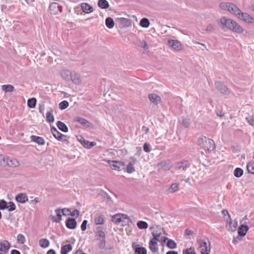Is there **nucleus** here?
<instances>
[{
	"instance_id": "16",
	"label": "nucleus",
	"mask_w": 254,
	"mask_h": 254,
	"mask_svg": "<svg viewBox=\"0 0 254 254\" xmlns=\"http://www.w3.org/2000/svg\"><path fill=\"white\" fill-rule=\"evenodd\" d=\"M49 9L52 14L56 15L58 14L59 11H62L61 7L57 2H53L51 4H50L49 6Z\"/></svg>"
},
{
	"instance_id": "10",
	"label": "nucleus",
	"mask_w": 254,
	"mask_h": 254,
	"mask_svg": "<svg viewBox=\"0 0 254 254\" xmlns=\"http://www.w3.org/2000/svg\"><path fill=\"white\" fill-rule=\"evenodd\" d=\"M190 166V163L188 160H184L176 164L175 169L176 170L186 171Z\"/></svg>"
},
{
	"instance_id": "9",
	"label": "nucleus",
	"mask_w": 254,
	"mask_h": 254,
	"mask_svg": "<svg viewBox=\"0 0 254 254\" xmlns=\"http://www.w3.org/2000/svg\"><path fill=\"white\" fill-rule=\"evenodd\" d=\"M216 89L222 94L228 95L229 94V91L225 84L219 81L215 82Z\"/></svg>"
},
{
	"instance_id": "58",
	"label": "nucleus",
	"mask_w": 254,
	"mask_h": 254,
	"mask_svg": "<svg viewBox=\"0 0 254 254\" xmlns=\"http://www.w3.org/2000/svg\"><path fill=\"white\" fill-rule=\"evenodd\" d=\"M5 158L6 156L0 154V165L3 166H4L5 165Z\"/></svg>"
},
{
	"instance_id": "63",
	"label": "nucleus",
	"mask_w": 254,
	"mask_h": 254,
	"mask_svg": "<svg viewBox=\"0 0 254 254\" xmlns=\"http://www.w3.org/2000/svg\"><path fill=\"white\" fill-rule=\"evenodd\" d=\"M87 222V220H84L82 222V224L81 225V229L82 231H84L86 230Z\"/></svg>"
},
{
	"instance_id": "37",
	"label": "nucleus",
	"mask_w": 254,
	"mask_h": 254,
	"mask_svg": "<svg viewBox=\"0 0 254 254\" xmlns=\"http://www.w3.org/2000/svg\"><path fill=\"white\" fill-rule=\"evenodd\" d=\"M36 99L35 98H32L28 100L27 105L30 108H35L36 104Z\"/></svg>"
},
{
	"instance_id": "64",
	"label": "nucleus",
	"mask_w": 254,
	"mask_h": 254,
	"mask_svg": "<svg viewBox=\"0 0 254 254\" xmlns=\"http://www.w3.org/2000/svg\"><path fill=\"white\" fill-rule=\"evenodd\" d=\"M241 240H242V238H240L239 236H237L236 238H234V239L232 241V243L235 245H237L238 243V242Z\"/></svg>"
},
{
	"instance_id": "56",
	"label": "nucleus",
	"mask_w": 254,
	"mask_h": 254,
	"mask_svg": "<svg viewBox=\"0 0 254 254\" xmlns=\"http://www.w3.org/2000/svg\"><path fill=\"white\" fill-rule=\"evenodd\" d=\"M62 214L64 216L69 215L70 210L68 208H64L62 209Z\"/></svg>"
},
{
	"instance_id": "12",
	"label": "nucleus",
	"mask_w": 254,
	"mask_h": 254,
	"mask_svg": "<svg viewBox=\"0 0 254 254\" xmlns=\"http://www.w3.org/2000/svg\"><path fill=\"white\" fill-rule=\"evenodd\" d=\"M5 162V165L4 166H8L9 167H15L18 166L19 164V162L17 159L7 156H6Z\"/></svg>"
},
{
	"instance_id": "46",
	"label": "nucleus",
	"mask_w": 254,
	"mask_h": 254,
	"mask_svg": "<svg viewBox=\"0 0 254 254\" xmlns=\"http://www.w3.org/2000/svg\"><path fill=\"white\" fill-rule=\"evenodd\" d=\"M126 171L128 173H132L135 171L134 167H133V163L131 162L129 163L126 168Z\"/></svg>"
},
{
	"instance_id": "41",
	"label": "nucleus",
	"mask_w": 254,
	"mask_h": 254,
	"mask_svg": "<svg viewBox=\"0 0 254 254\" xmlns=\"http://www.w3.org/2000/svg\"><path fill=\"white\" fill-rule=\"evenodd\" d=\"M77 140L81 143V144L84 147L87 148L88 146V144H89V141L86 140L82 136H77Z\"/></svg>"
},
{
	"instance_id": "3",
	"label": "nucleus",
	"mask_w": 254,
	"mask_h": 254,
	"mask_svg": "<svg viewBox=\"0 0 254 254\" xmlns=\"http://www.w3.org/2000/svg\"><path fill=\"white\" fill-rule=\"evenodd\" d=\"M97 239L100 241L99 247L101 249H104L106 246L105 233L100 227L97 228L95 232Z\"/></svg>"
},
{
	"instance_id": "50",
	"label": "nucleus",
	"mask_w": 254,
	"mask_h": 254,
	"mask_svg": "<svg viewBox=\"0 0 254 254\" xmlns=\"http://www.w3.org/2000/svg\"><path fill=\"white\" fill-rule=\"evenodd\" d=\"M7 209L9 211H12L15 210L16 206L13 202L9 201L8 203H7Z\"/></svg>"
},
{
	"instance_id": "38",
	"label": "nucleus",
	"mask_w": 254,
	"mask_h": 254,
	"mask_svg": "<svg viewBox=\"0 0 254 254\" xmlns=\"http://www.w3.org/2000/svg\"><path fill=\"white\" fill-rule=\"evenodd\" d=\"M106 25L109 28H112L115 25L113 19L111 17H107L106 19Z\"/></svg>"
},
{
	"instance_id": "33",
	"label": "nucleus",
	"mask_w": 254,
	"mask_h": 254,
	"mask_svg": "<svg viewBox=\"0 0 254 254\" xmlns=\"http://www.w3.org/2000/svg\"><path fill=\"white\" fill-rule=\"evenodd\" d=\"M53 109L50 108V111L48 112L46 114V119L48 122L53 123L54 122V117L53 114Z\"/></svg>"
},
{
	"instance_id": "17",
	"label": "nucleus",
	"mask_w": 254,
	"mask_h": 254,
	"mask_svg": "<svg viewBox=\"0 0 254 254\" xmlns=\"http://www.w3.org/2000/svg\"><path fill=\"white\" fill-rule=\"evenodd\" d=\"M223 7L224 8L231 7V11H230V13L233 14H234L235 16L238 17V9H239V8L235 4H234V3L223 4Z\"/></svg>"
},
{
	"instance_id": "54",
	"label": "nucleus",
	"mask_w": 254,
	"mask_h": 254,
	"mask_svg": "<svg viewBox=\"0 0 254 254\" xmlns=\"http://www.w3.org/2000/svg\"><path fill=\"white\" fill-rule=\"evenodd\" d=\"M138 45L139 46L142 47L145 50H147L148 49L147 43L144 40L140 41Z\"/></svg>"
},
{
	"instance_id": "55",
	"label": "nucleus",
	"mask_w": 254,
	"mask_h": 254,
	"mask_svg": "<svg viewBox=\"0 0 254 254\" xmlns=\"http://www.w3.org/2000/svg\"><path fill=\"white\" fill-rule=\"evenodd\" d=\"M182 124L185 127H189L190 125V120L187 118H184L183 120Z\"/></svg>"
},
{
	"instance_id": "6",
	"label": "nucleus",
	"mask_w": 254,
	"mask_h": 254,
	"mask_svg": "<svg viewBox=\"0 0 254 254\" xmlns=\"http://www.w3.org/2000/svg\"><path fill=\"white\" fill-rule=\"evenodd\" d=\"M125 220H127V222L131 221L129 217L126 214L119 213L114 215L112 217V221L115 224H119L121 222H125Z\"/></svg>"
},
{
	"instance_id": "36",
	"label": "nucleus",
	"mask_w": 254,
	"mask_h": 254,
	"mask_svg": "<svg viewBox=\"0 0 254 254\" xmlns=\"http://www.w3.org/2000/svg\"><path fill=\"white\" fill-rule=\"evenodd\" d=\"M149 25V20L147 18H143L140 21V25L142 27L147 28Z\"/></svg>"
},
{
	"instance_id": "40",
	"label": "nucleus",
	"mask_w": 254,
	"mask_h": 254,
	"mask_svg": "<svg viewBox=\"0 0 254 254\" xmlns=\"http://www.w3.org/2000/svg\"><path fill=\"white\" fill-rule=\"evenodd\" d=\"M137 227L140 229H146L148 228V224L143 221H139L137 223Z\"/></svg>"
},
{
	"instance_id": "2",
	"label": "nucleus",
	"mask_w": 254,
	"mask_h": 254,
	"mask_svg": "<svg viewBox=\"0 0 254 254\" xmlns=\"http://www.w3.org/2000/svg\"><path fill=\"white\" fill-rule=\"evenodd\" d=\"M198 143L205 151H211L215 148L214 141L205 136H201L198 138Z\"/></svg>"
},
{
	"instance_id": "34",
	"label": "nucleus",
	"mask_w": 254,
	"mask_h": 254,
	"mask_svg": "<svg viewBox=\"0 0 254 254\" xmlns=\"http://www.w3.org/2000/svg\"><path fill=\"white\" fill-rule=\"evenodd\" d=\"M229 223V231H235L237 226V222L236 221H232L231 219L227 221Z\"/></svg>"
},
{
	"instance_id": "62",
	"label": "nucleus",
	"mask_w": 254,
	"mask_h": 254,
	"mask_svg": "<svg viewBox=\"0 0 254 254\" xmlns=\"http://www.w3.org/2000/svg\"><path fill=\"white\" fill-rule=\"evenodd\" d=\"M227 3H232L231 2H221L220 4V8L222 9L225 10H227V11H228L229 12H230V11H231V7L224 8V7H223V4H227Z\"/></svg>"
},
{
	"instance_id": "35",
	"label": "nucleus",
	"mask_w": 254,
	"mask_h": 254,
	"mask_svg": "<svg viewBox=\"0 0 254 254\" xmlns=\"http://www.w3.org/2000/svg\"><path fill=\"white\" fill-rule=\"evenodd\" d=\"M49 241L47 239H41L39 240V245L43 248L49 247Z\"/></svg>"
},
{
	"instance_id": "4",
	"label": "nucleus",
	"mask_w": 254,
	"mask_h": 254,
	"mask_svg": "<svg viewBox=\"0 0 254 254\" xmlns=\"http://www.w3.org/2000/svg\"><path fill=\"white\" fill-rule=\"evenodd\" d=\"M108 163L109 164L111 168L115 170L121 171L125 169V163L123 161L108 160Z\"/></svg>"
},
{
	"instance_id": "28",
	"label": "nucleus",
	"mask_w": 254,
	"mask_h": 254,
	"mask_svg": "<svg viewBox=\"0 0 254 254\" xmlns=\"http://www.w3.org/2000/svg\"><path fill=\"white\" fill-rule=\"evenodd\" d=\"M70 81H72L74 83L76 84L80 83L81 80L80 75L75 72H72Z\"/></svg>"
},
{
	"instance_id": "8",
	"label": "nucleus",
	"mask_w": 254,
	"mask_h": 254,
	"mask_svg": "<svg viewBox=\"0 0 254 254\" xmlns=\"http://www.w3.org/2000/svg\"><path fill=\"white\" fill-rule=\"evenodd\" d=\"M238 17L248 23H254V18L253 17L247 13L242 12L240 9H238Z\"/></svg>"
},
{
	"instance_id": "31",
	"label": "nucleus",
	"mask_w": 254,
	"mask_h": 254,
	"mask_svg": "<svg viewBox=\"0 0 254 254\" xmlns=\"http://www.w3.org/2000/svg\"><path fill=\"white\" fill-rule=\"evenodd\" d=\"M98 5L102 9H107L110 6L109 2L107 0H99L98 1Z\"/></svg>"
},
{
	"instance_id": "5",
	"label": "nucleus",
	"mask_w": 254,
	"mask_h": 254,
	"mask_svg": "<svg viewBox=\"0 0 254 254\" xmlns=\"http://www.w3.org/2000/svg\"><path fill=\"white\" fill-rule=\"evenodd\" d=\"M167 44L172 50L176 51H180L183 49V46L178 40L168 39Z\"/></svg>"
},
{
	"instance_id": "11",
	"label": "nucleus",
	"mask_w": 254,
	"mask_h": 254,
	"mask_svg": "<svg viewBox=\"0 0 254 254\" xmlns=\"http://www.w3.org/2000/svg\"><path fill=\"white\" fill-rule=\"evenodd\" d=\"M10 248V243L6 240L0 241V254H5Z\"/></svg>"
},
{
	"instance_id": "23",
	"label": "nucleus",
	"mask_w": 254,
	"mask_h": 254,
	"mask_svg": "<svg viewBox=\"0 0 254 254\" xmlns=\"http://www.w3.org/2000/svg\"><path fill=\"white\" fill-rule=\"evenodd\" d=\"M16 200L20 203H24L28 201V197L25 193H18L15 197Z\"/></svg>"
},
{
	"instance_id": "47",
	"label": "nucleus",
	"mask_w": 254,
	"mask_h": 254,
	"mask_svg": "<svg viewBox=\"0 0 254 254\" xmlns=\"http://www.w3.org/2000/svg\"><path fill=\"white\" fill-rule=\"evenodd\" d=\"M69 106V103L67 101L64 100L59 104V108L61 110H64Z\"/></svg>"
},
{
	"instance_id": "45",
	"label": "nucleus",
	"mask_w": 254,
	"mask_h": 254,
	"mask_svg": "<svg viewBox=\"0 0 254 254\" xmlns=\"http://www.w3.org/2000/svg\"><path fill=\"white\" fill-rule=\"evenodd\" d=\"M3 90L5 92H12L14 90V87L10 84L3 85L2 86Z\"/></svg>"
},
{
	"instance_id": "43",
	"label": "nucleus",
	"mask_w": 254,
	"mask_h": 254,
	"mask_svg": "<svg viewBox=\"0 0 254 254\" xmlns=\"http://www.w3.org/2000/svg\"><path fill=\"white\" fill-rule=\"evenodd\" d=\"M167 246L171 249H174L177 248V244L174 240L170 239L168 240Z\"/></svg>"
},
{
	"instance_id": "39",
	"label": "nucleus",
	"mask_w": 254,
	"mask_h": 254,
	"mask_svg": "<svg viewBox=\"0 0 254 254\" xmlns=\"http://www.w3.org/2000/svg\"><path fill=\"white\" fill-rule=\"evenodd\" d=\"M135 254H146L147 251L144 247H137L134 250Z\"/></svg>"
},
{
	"instance_id": "22",
	"label": "nucleus",
	"mask_w": 254,
	"mask_h": 254,
	"mask_svg": "<svg viewBox=\"0 0 254 254\" xmlns=\"http://www.w3.org/2000/svg\"><path fill=\"white\" fill-rule=\"evenodd\" d=\"M148 98L154 104L158 105L161 102V97L156 94H149Z\"/></svg>"
},
{
	"instance_id": "24",
	"label": "nucleus",
	"mask_w": 254,
	"mask_h": 254,
	"mask_svg": "<svg viewBox=\"0 0 254 254\" xmlns=\"http://www.w3.org/2000/svg\"><path fill=\"white\" fill-rule=\"evenodd\" d=\"M249 230V227L248 226L245 225H241L238 230L239 235L242 237L245 236Z\"/></svg>"
},
{
	"instance_id": "14",
	"label": "nucleus",
	"mask_w": 254,
	"mask_h": 254,
	"mask_svg": "<svg viewBox=\"0 0 254 254\" xmlns=\"http://www.w3.org/2000/svg\"><path fill=\"white\" fill-rule=\"evenodd\" d=\"M172 164L170 161H162L157 165L158 169H163L164 170H169L172 167Z\"/></svg>"
},
{
	"instance_id": "57",
	"label": "nucleus",
	"mask_w": 254,
	"mask_h": 254,
	"mask_svg": "<svg viewBox=\"0 0 254 254\" xmlns=\"http://www.w3.org/2000/svg\"><path fill=\"white\" fill-rule=\"evenodd\" d=\"M222 213L224 217H225L226 216H228V217L226 218L227 221H229V220H230L231 219L230 215L228 211L227 210H226V209L223 210L222 211Z\"/></svg>"
},
{
	"instance_id": "59",
	"label": "nucleus",
	"mask_w": 254,
	"mask_h": 254,
	"mask_svg": "<svg viewBox=\"0 0 254 254\" xmlns=\"http://www.w3.org/2000/svg\"><path fill=\"white\" fill-rule=\"evenodd\" d=\"M143 149L146 152H150L151 151L150 145L147 143H145L143 145Z\"/></svg>"
},
{
	"instance_id": "32",
	"label": "nucleus",
	"mask_w": 254,
	"mask_h": 254,
	"mask_svg": "<svg viewBox=\"0 0 254 254\" xmlns=\"http://www.w3.org/2000/svg\"><path fill=\"white\" fill-rule=\"evenodd\" d=\"M57 126L59 129L61 131L64 132H67L68 131L67 127L64 123L62 122L61 121H58L57 123Z\"/></svg>"
},
{
	"instance_id": "20",
	"label": "nucleus",
	"mask_w": 254,
	"mask_h": 254,
	"mask_svg": "<svg viewBox=\"0 0 254 254\" xmlns=\"http://www.w3.org/2000/svg\"><path fill=\"white\" fill-rule=\"evenodd\" d=\"M82 10L86 13H90L93 11V8L87 3L83 2L80 4Z\"/></svg>"
},
{
	"instance_id": "21",
	"label": "nucleus",
	"mask_w": 254,
	"mask_h": 254,
	"mask_svg": "<svg viewBox=\"0 0 254 254\" xmlns=\"http://www.w3.org/2000/svg\"><path fill=\"white\" fill-rule=\"evenodd\" d=\"M66 227L70 229H74L76 228L77 223L74 218H68L65 222Z\"/></svg>"
},
{
	"instance_id": "51",
	"label": "nucleus",
	"mask_w": 254,
	"mask_h": 254,
	"mask_svg": "<svg viewBox=\"0 0 254 254\" xmlns=\"http://www.w3.org/2000/svg\"><path fill=\"white\" fill-rule=\"evenodd\" d=\"M17 241L20 244H24L25 241L24 236L21 234H18L17 237Z\"/></svg>"
},
{
	"instance_id": "49",
	"label": "nucleus",
	"mask_w": 254,
	"mask_h": 254,
	"mask_svg": "<svg viewBox=\"0 0 254 254\" xmlns=\"http://www.w3.org/2000/svg\"><path fill=\"white\" fill-rule=\"evenodd\" d=\"M247 168L249 173L254 174V163H249L247 164Z\"/></svg>"
},
{
	"instance_id": "29",
	"label": "nucleus",
	"mask_w": 254,
	"mask_h": 254,
	"mask_svg": "<svg viewBox=\"0 0 254 254\" xmlns=\"http://www.w3.org/2000/svg\"><path fill=\"white\" fill-rule=\"evenodd\" d=\"M72 250V246L71 244H69L62 246L61 250V254H68V252L71 251Z\"/></svg>"
},
{
	"instance_id": "25",
	"label": "nucleus",
	"mask_w": 254,
	"mask_h": 254,
	"mask_svg": "<svg viewBox=\"0 0 254 254\" xmlns=\"http://www.w3.org/2000/svg\"><path fill=\"white\" fill-rule=\"evenodd\" d=\"M149 248L150 250L153 252L155 253L158 250V244L156 241H155L154 239H152L151 240L149 243Z\"/></svg>"
},
{
	"instance_id": "52",
	"label": "nucleus",
	"mask_w": 254,
	"mask_h": 254,
	"mask_svg": "<svg viewBox=\"0 0 254 254\" xmlns=\"http://www.w3.org/2000/svg\"><path fill=\"white\" fill-rule=\"evenodd\" d=\"M7 202L3 200H0V210H4L7 209Z\"/></svg>"
},
{
	"instance_id": "26",
	"label": "nucleus",
	"mask_w": 254,
	"mask_h": 254,
	"mask_svg": "<svg viewBox=\"0 0 254 254\" xmlns=\"http://www.w3.org/2000/svg\"><path fill=\"white\" fill-rule=\"evenodd\" d=\"M31 139L33 141L35 142L39 145H44L45 143L44 139L42 137L36 135H31Z\"/></svg>"
},
{
	"instance_id": "61",
	"label": "nucleus",
	"mask_w": 254,
	"mask_h": 254,
	"mask_svg": "<svg viewBox=\"0 0 254 254\" xmlns=\"http://www.w3.org/2000/svg\"><path fill=\"white\" fill-rule=\"evenodd\" d=\"M227 3H232L231 2H221L220 4V8L222 9L225 10H227V11H228L229 12H230V11H231V7L224 8V7H223V4H227Z\"/></svg>"
},
{
	"instance_id": "42",
	"label": "nucleus",
	"mask_w": 254,
	"mask_h": 254,
	"mask_svg": "<svg viewBox=\"0 0 254 254\" xmlns=\"http://www.w3.org/2000/svg\"><path fill=\"white\" fill-rule=\"evenodd\" d=\"M179 184L178 183L173 184L169 189V191L171 193L174 192L179 190Z\"/></svg>"
},
{
	"instance_id": "53",
	"label": "nucleus",
	"mask_w": 254,
	"mask_h": 254,
	"mask_svg": "<svg viewBox=\"0 0 254 254\" xmlns=\"http://www.w3.org/2000/svg\"><path fill=\"white\" fill-rule=\"evenodd\" d=\"M183 254H196V252L192 248H190L183 251Z\"/></svg>"
},
{
	"instance_id": "13",
	"label": "nucleus",
	"mask_w": 254,
	"mask_h": 254,
	"mask_svg": "<svg viewBox=\"0 0 254 254\" xmlns=\"http://www.w3.org/2000/svg\"><path fill=\"white\" fill-rule=\"evenodd\" d=\"M51 132L53 133L54 137L57 139L58 140L60 141H66V140L64 139V138L66 137V136L64 134H63L60 132H59L56 128L54 127H51Z\"/></svg>"
},
{
	"instance_id": "15",
	"label": "nucleus",
	"mask_w": 254,
	"mask_h": 254,
	"mask_svg": "<svg viewBox=\"0 0 254 254\" xmlns=\"http://www.w3.org/2000/svg\"><path fill=\"white\" fill-rule=\"evenodd\" d=\"M152 235L153 237V239L156 241L162 242V243H165L166 240H168L167 237L161 236V232L158 233L157 232L154 231L152 233Z\"/></svg>"
},
{
	"instance_id": "7",
	"label": "nucleus",
	"mask_w": 254,
	"mask_h": 254,
	"mask_svg": "<svg viewBox=\"0 0 254 254\" xmlns=\"http://www.w3.org/2000/svg\"><path fill=\"white\" fill-rule=\"evenodd\" d=\"M197 242L199 245L198 249H200L201 254H209L210 251V244L208 246L206 242L202 240H198Z\"/></svg>"
},
{
	"instance_id": "18",
	"label": "nucleus",
	"mask_w": 254,
	"mask_h": 254,
	"mask_svg": "<svg viewBox=\"0 0 254 254\" xmlns=\"http://www.w3.org/2000/svg\"><path fill=\"white\" fill-rule=\"evenodd\" d=\"M117 21L121 27H128L131 25V21L129 19L126 18H118Z\"/></svg>"
},
{
	"instance_id": "27",
	"label": "nucleus",
	"mask_w": 254,
	"mask_h": 254,
	"mask_svg": "<svg viewBox=\"0 0 254 254\" xmlns=\"http://www.w3.org/2000/svg\"><path fill=\"white\" fill-rule=\"evenodd\" d=\"M74 120L76 122H78L82 125L86 127H90L91 124L86 119L82 118L80 117H77L74 119Z\"/></svg>"
},
{
	"instance_id": "19",
	"label": "nucleus",
	"mask_w": 254,
	"mask_h": 254,
	"mask_svg": "<svg viewBox=\"0 0 254 254\" xmlns=\"http://www.w3.org/2000/svg\"><path fill=\"white\" fill-rule=\"evenodd\" d=\"M72 73L70 70L66 69H63L61 71V75L62 78L67 81H70Z\"/></svg>"
},
{
	"instance_id": "44",
	"label": "nucleus",
	"mask_w": 254,
	"mask_h": 254,
	"mask_svg": "<svg viewBox=\"0 0 254 254\" xmlns=\"http://www.w3.org/2000/svg\"><path fill=\"white\" fill-rule=\"evenodd\" d=\"M243 174V170L240 168H236L234 171V175L236 177L239 178Z\"/></svg>"
},
{
	"instance_id": "30",
	"label": "nucleus",
	"mask_w": 254,
	"mask_h": 254,
	"mask_svg": "<svg viewBox=\"0 0 254 254\" xmlns=\"http://www.w3.org/2000/svg\"><path fill=\"white\" fill-rule=\"evenodd\" d=\"M95 223L96 225H102L104 223V217L102 214H96L95 216Z\"/></svg>"
},
{
	"instance_id": "1",
	"label": "nucleus",
	"mask_w": 254,
	"mask_h": 254,
	"mask_svg": "<svg viewBox=\"0 0 254 254\" xmlns=\"http://www.w3.org/2000/svg\"><path fill=\"white\" fill-rule=\"evenodd\" d=\"M220 24L223 28H227L234 32H242V28L236 21L226 17H223L220 19Z\"/></svg>"
},
{
	"instance_id": "48",
	"label": "nucleus",
	"mask_w": 254,
	"mask_h": 254,
	"mask_svg": "<svg viewBox=\"0 0 254 254\" xmlns=\"http://www.w3.org/2000/svg\"><path fill=\"white\" fill-rule=\"evenodd\" d=\"M55 212L56 213V214H57V216H58V220H55V221L56 222H60L61 220H62V215L61 213L62 212V210L60 208H58L57 209H56L55 210Z\"/></svg>"
},
{
	"instance_id": "60",
	"label": "nucleus",
	"mask_w": 254,
	"mask_h": 254,
	"mask_svg": "<svg viewBox=\"0 0 254 254\" xmlns=\"http://www.w3.org/2000/svg\"><path fill=\"white\" fill-rule=\"evenodd\" d=\"M69 215L72 216H75L77 218L79 215V211L77 209H74L72 212L70 211Z\"/></svg>"
}]
</instances>
